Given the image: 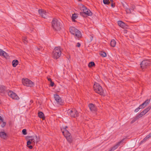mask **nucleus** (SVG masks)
<instances>
[{
	"label": "nucleus",
	"instance_id": "34",
	"mask_svg": "<svg viewBox=\"0 0 151 151\" xmlns=\"http://www.w3.org/2000/svg\"><path fill=\"white\" fill-rule=\"evenodd\" d=\"M5 53L6 54H4V55H3L2 56H4V58H6L7 59L9 58V56H8V55L7 54V53L5 52Z\"/></svg>",
	"mask_w": 151,
	"mask_h": 151
},
{
	"label": "nucleus",
	"instance_id": "14",
	"mask_svg": "<svg viewBox=\"0 0 151 151\" xmlns=\"http://www.w3.org/2000/svg\"><path fill=\"white\" fill-rule=\"evenodd\" d=\"M150 99L146 100L142 104L140 105V107H142L143 109L144 108L145 106H146L149 104V103H150Z\"/></svg>",
	"mask_w": 151,
	"mask_h": 151
},
{
	"label": "nucleus",
	"instance_id": "16",
	"mask_svg": "<svg viewBox=\"0 0 151 151\" xmlns=\"http://www.w3.org/2000/svg\"><path fill=\"white\" fill-rule=\"evenodd\" d=\"M89 107L91 111H95L96 108L95 106L92 104H90L89 105Z\"/></svg>",
	"mask_w": 151,
	"mask_h": 151
},
{
	"label": "nucleus",
	"instance_id": "46",
	"mask_svg": "<svg viewBox=\"0 0 151 151\" xmlns=\"http://www.w3.org/2000/svg\"><path fill=\"white\" fill-rule=\"evenodd\" d=\"M111 2H113V0H110Z\"/></svg>",
	"mask_w": 151,
	"mask_h": 151
},
{
	"label": "nucleus",
	"instance_id": "43",
	"mask_svg": "<svg viewBox=\"0 0 151 151\" xmlns=\"http://www.w3.org/2000/svg\"><path fill=\"white\" fill-rule=\"evenodd\" d=\"M47 80L49 81H50V82L52 81L51 79L50 78H47Z\"/></svg>",
	"mask_w": 151,
	"mask_h": 151
},
{
	"label": "nucleus",
	"instance_id": "44",
	"mask_svg": "<svg viewBox=\"0 0 151 151\" xmlns=\"http://www.w3.org/2000/svg\"><path fill=\"white\" fill-rule=\"evenodd\" d=\"M3 119L0 116V120L1 121V122H3Z\"/></svg>",
	"mask_w": 151,
	"mask_h": 151
},
{
	"label": "nucleus",
	"instance_id": "7",
	"mask_svg": "<svg viewBox=\"0 0 151 151\" xmlns=\"http://www.w3.org/2000/svg\"><path fill=\"white\" fill-rule=\"evenodd\" d=\"M22 82L24 85L27 86L32 87L34 85V83L33 82L27 78L22 79Z\"/></svg>",
	"mask_w": 151,
	"mask_h": 151
},
{
	"label": "nucleus",
	"instance_id": "8",
	"mask_svg": "<svg viewBox=\"0 0 151 151\" xmlns=\"http://www.w3.org/2000/svg\"><path fill=\"white\" fill-rule=\"evenodd\" d=\"M38 12L40 15L44 18H46L49 16L48 13L44 10L39 9Z\"/></svg>",
	"mask_w": 151,
	"mask_h": 151
},
{
	"label": "nucleus",
	"instance_id": "29",
	"mask_svg": "<svg viewBox=\"0 0 151 151\" xmlns=\"http://www.w3.org/2000/svg\"><path fill=\"white\" fill-rule=\"evenodd\" d=\"M100 55L103 57H105L106 56V53L104 52H101L100 53Z\"/></svg>",
	"mask_w": 151,
	"mask_h": 151
},
{
	"label": "nucleus",
	"instance_id": "1",
	"mask_svg": "<svg viewBox=\"0 0 151 151\" xmlns=\"http://www.w3.org/2000/svg\"><path fill=\"white\" fill-rule=\"evenodd\" d=\"M52 27L55 31L60 30L62 26V22L60 20L53 18L52 22Z\"/></svg>",
	"mask_w": 151,
	"mask_h": 151
},
{
	"label": "nucleus",
	"instance_id": "9",
	"mask_svg": "<svg viewBox=\"0 0 151 151\" xmlns=\"http://www.w3.org/2000/svg\"><path fill=\"white\" fill-rule=\"evenodd\" d=\"M80 8L81 10L83 12H80V14L83 17H85L86 16V13L87 8L86 7L82 4L80 5Z\"/></svg>",
	"mask_w": 151,
	"mask_h": 151
},
{
	"label": "nucleus",
	"instance_id": "18",
	"mask_svg": "<svg viewBox=\"0 0 151 151\" xmlns=\"http://www.w3.org/2000/svg\"><path fill=\"white\" fill-rule=\"evenodd\" d=\"M18 64V61L17 60H13L12 62V65L13 67H15Z\"/></svg>",
	"mask_w": 151,
	"mask_h": 151
},
{
	"label": "nucleus",
	"instance_id": "45",
	"mask_svg": "<svg viewBox=\"0 0 151 151\" xmlns=\"http://www.w3.org/2000/svg\"><path fill=\"white\" fill-rule=\"evenodd\" d=\"M135 121V120H132L131 121V123H133V122H134Z\"/></svg>",
	"mask_w": 151,
	"mask_h": 151
},
{
	"label": "nucleus",
	"instance_id": "47",
	"mask_svg": "<svg viewBox=\"0 0 151 151\" xmlns=\"http://www.w3.org/2000/svg\"><path fill=\"white\" fill-rule=\"evenodd\" d=\"M79 0V1H81V0Z\"/></svg>",
	"mask_w": 151,
	"mask_h": 151
},
{
	"label": "nucleus",
	"instance_id": "6",
	"mask_svg": "<svg viewBox=\"0 0 151 151\" xmlns=\"http://www.w3.org/2000/svg\"><path fill=\"white\" fill-rule=\"evenodd\" d=\"M67 128V127L66 126L65 128H63V129H61V130L63 135L66 138L67 140L70 142L71 141L70 137V134L66 129Z\"/></svg>",
	"mask_w": 151,
	"mask_h": 151
},
{
	"label": "nucleus",
	"instance_id": "13",
	"mask_svg": "<svg viewBox=\"0 0 151 151\" xmlns=\"http://www.w3.org/2000/svg\"><path fill=\"white\" fill-rule=\"evenodd\" d=\"M54 97L55 100L59 104L61 105L63 104V101H62L61 98L57 94L54 95Z\"/></svg>",
	"mask_w": 151,
	"mask_h": 151
},
{
	"label": "nucleus",
	"instance_id": "27",
	"mask_svg": "<svg viewBox=\"0 0 151 151\" xmlns=\"http://www.w3.org/2000/svg\"><path fill=\"white\" fill-rule=\"evenodd\" d=\"M6 89V87L3 86H0V90L1 92H4Z\"/></svg>",
	"mask_w": 151,
	"mask_h": 151
},
{
	"label": "nucleus",
	"instance_id": "4",
	"mask_svg": "<svg viewBox=\"0 0 151 151\" xmlns=\"http://www.w3.org/2000/svg\"><path fill=\"white\" fill-rule=\"evenodd\" d=\"M93 88L96 92L100 94V95H103L104 91L102 87L99 83H95L93 86Z\"/></svg>",
	"mask_w": 151,
	"mask_h": 151
},
{
	"label": "nucleus",
	"instance_id": "15",
	"mask_svg": "<svg viewBox=\"0 0 151 151\" xmlns=\"http://www.w3.org/2000/svg\"><path fill=\"white\" fill-rule=\"evenodd\" d=\"M0 137L1 138L6 139L7 137V134L4 132H0Z\"/></svg>",
	"mask_w": 151,
	"mask_h": 151
},
{
	"label": "nucleus",
	"instance_id": "23",
	"mask_svg": "<svg viewBox=\"0 0 151 151\" xmlns=\"http://www.w3.org/2000/svg\"><path fill=\"white\" fill-rule=\"evenodd\" d=\"M110 45L111 47H114L116 45V42L115 40H112L110 42Z\"/></svg>",
	"mask_w": 151,
	"mask_h": 151
},
{
	"label": "nucleus",
	"instance_id": "40",
	"mask_svg": "<svg viewBox=\"0 0 151 151\" xmlns=\"http://www.w3.org/2000/svg\"><path fill=\"white\" fill-rule=\"evenodd\" d=\"M81 46V44L79 42H78L77 44V46L78 47H79Z\"/></svg>",
	"mask_w": 151,
	"mask_h": 151
},
{
	"label": "nucleus",
	"instance_id": "25",
	"mask_svg": "<svg viewBox=\"0 0 151 151\" xmlns=\"http://www.w3.org/2000/svg\"><path fill=\"white\" fill-rule=\"evenodd\" d=\"M151 107L150 106H149L147 108L145 109L143 111H144L145 113H147L151 109Z\"/></svg>",
	"mask_w": 151,
	"mask_h": 151
},
{
	"label": "nucleus",
	"instance_id": "31",
	"mask_svg": "<svg viewBox=\"0 0 151 151\" xmlns=\"http://www.w3.org/2000/svg\"><path fill=\"white\" fill-rule=\"evenodd\" d=\"M2 122V124L1 125V127H4L6 125V122H4L3 121V122Z\"/></svg>",
	"mask_w": 151,
	"mask_h": 151
},
{
	"label": "nucleus",
	"instance_id": "19",
	"mask_svg": "<svg viewBox=\"0 0 151 151\" xmlns=\"http://www.w3.org/2000/svg\"><path fill=\"white\" fill-rule=\"evenodd\" d=\"M145 114V113L143 111L137 116V119L139 118L140 117H142Z\"/></svg>",
	"mask_w": 151,
	"mask_h": 151
},
{
	"label": "nucleus",
	"instance_id": "28",
	"mask_svg": "<svg viewBox=\"0 0 151 151\" xmlns=\"http://www.w3.org/2000/svg\"><path fill=\"white\" fill-rule=\"evenodd\" d=\"M103 2L105 4H109L110 2L109 0H103Z\"/></svg>",
	"mask_w": 151,
	"mask_h": 151
},
{
	"label": "nucleus",
	"instance_id": "24",
	"mask_svg": "<svg viewBox=\"0 0 151 151\" xmlns=\"http://www.w3.org/2000/svg\"><path fill=\"white\" fill-rule=\"evenodd\" d=\"M132 9H130L129 8H126V11L127 13H130L132 12V11L133 10L134 8L132 7Z\"/></svg>",
	"mask_w": 151,
	"mask_h": 151
},
{
	"label": "nucleus",
	"instance_id": "38",
	"mask_svg": "<svg viewBox=\"0 0 151 151\" xmlns=\"http://www.w3.org/2000/svg\"><path fill=\"white\" fill-rule=\"evenodd\" d=\"M42 50H43L42 47H37L36 48V51Z\"/></svg>",
	"mask_w": 151,
	"mask_h": 151
},
{
	"label": "nucleus",
	"instance_id": "22",
	"mask_svg": "<svg viewBox=\"0 0 151 151\" xmlns=\"http://www.w3.org/2000/svg\"><path fill=\"white\" fill-rule=\"evenodd\" d=\"M38 116L40 118H42L43 119L45 118V117H44V114L41 111L38 112Z\"/></svg>",
	"mask_w": 151,
	"mask_h": 151
},
{
	"label": "nucleus",
	"instance_id": "33",
	"mask_svg": "<svg viewBox=\"0 0 151 151\" xmlns=\"http://www.w3.org/2000/svg\"><path fill=\"white\" fill-rule=\"evenodd\" d=\"M77 18L76 15V14H73L72 15V18L73 20H74Z\"/></svg>",
	"mask_w": 151,
	"mask_h": 151
},
{
	"label": "nucleus",
	"instance_id": "17",
	"mask_svg": "<svg viewBox=\"0 0 151 151\" xmlns=\"http://www.w3.org/2000/svg\"><path fill=\"white\" fill-rule=\"evenodd\" d=\"M118 24L119 26L122 28H124L125 27V23L121 21L118 22Z\"/></svg>",
	"mask_w": 151,
	"mask_h": 151
},
{
	"label": "nucleus",
	"instance_id": "2",
	"mask_svg": "<svg viewBox=\"0 0 151 151\" xmlns=\"http://www.w3.org/2000/svg\"><path fill=\"white\" fill-rule=\"evenodd\" d=\"M69 31L72 34L75 35L76 38H79L81 36L80 31L74 27H70L69 28Z\"/></svg>",
	"mask_w": 151,
	"mask_h": 151
},
{
	"label": "nucleus",
	"instance_id": "20",
	"mask_svg": "<svg viewBox=\"0 0 151 151\" xmlns=\"http://www.w3.org/2000/svg\"><path fill=\"white\" fill-rule=\"evenodd\" d=\"M151 137V133H150L141 142H143L147 140Z\"/></svg>",
	"mask_w": 151,
	"mask_h": 151
},
{
	"label": "nucleus",
	"instance_id": "39",
	"mask_svg": "<svg viewBox=\"0 0 151 151\" xmlns=\"http://www.w3.org/2000/svg\"><path fill=\"white\" fill-rule=\"evenodd\" d=\"M50 85L51 86L53 87L54 86V82L51 81L50 82Z\"/></svg>",
	"mask_w": 151,
	"mask_h": 151
},
{
	"label": "nucleus",
	"instance_id": "41",
	"mask_svg": "<svg viewBox=\"0 0 151 151\" xmlns=\"http://www.w3.org/2000/svg\"><path fill=\"white\" fill-rule=\"evenodd\" d=\"M111 6L112 7H114L115 6V4L114 3H113L111 4Z\"/></svg>",
	"mask_w": 151,
	"mask_h": 151
},
{
	"label": "nucleus",
	"instance_id": "26",
	"mask_svg": "<svg viewBox=\"0 0 151 151\" xmlns=\"http://www.w3.org/2000/svg\"><path fill=\"white\" fill-rule=\"evenodd\" d=\"M95 65V64L93 62H90L88 65L89 67L91 68L92 67L94 66Z\"/></svg>",
	"mask_w": 151,
	"mask_h": 151
},
{
	"label": "nucleus",
	"instance_id": "35",
	"mask_svg": "<svg viewBox=\"0 0 151 151\" xmlns=\"http://www.w3.org/2000/svg\"><path fill=\"white\" fill-rule=\"evenodd\" d=\"M27 144L28 145H30L31 144H33L32 143L31 141H30V139H29V140L27 142Z\"/></svg>",
	"mask_w": 151,
	"mask_h": 151
},
{
	"label": "nucleus",
	"instance_id": "11",
	"mask_svg": "<svg viewBox=\"0 0 151 151\" xmlns=\"http://www.w3.org/2000/svg\"><path fill=\"white\" fill-rule=\"evenodd\" d=\"M8 94L9 96L13 99L18 100L19 99L18 96L12 91H9L8 92Z\"/></svg>",
	"mask_w": 151,
	"mask_h": 151
},
{
	"label": "nucleus",
	"instance_id": "32",
	"mask_svg": "<svg viewBox=\"0 0 151 151\" xmlns=\"http://www.w3.org/2000/svg\"><path fill=\"white\" fill-rule=\"evenodd\" d=\"M142 109L143 108H142V107H140V105H139V107L138 108H137L134 110V112H137L139 111V109Z\"/></svg>",
	"mask_w": 151,
	"mask_h": 151
},
{
	"label": "nucleus",
	"instance_id": "12",
	"mask_svg": "<svg viewBox=\"0 0 151 151\" xmlns=\"http://www.w3.org/2000/svg\"><path fill=\"white\" fill-rule=\"evenodd\" d=\"M28 137L33 144L35 143H37L39 141V138H38L37 136L36 135L29 136Z\"/></svg>",
	"mask_w": 151,
	"mask_h": 151
},
{
	"label": "nucleus",
	"instance_id": "36",
	"mask_svg": "<svg viewBox=\"0 0 151 151\" xmlns=\"http://www.w3.org/2000/svg\"><path fill=\"white\" fill-rule=\"evenodd\" d=\"M22 132L23 134L26 135L27 134V130L25 129H23L22 131Z\"/></svg>",
	"mask_w": 151,
	"mask_h": 151
},
{
	"label": "nucleus",
	"instance_id": "37",
	"mask_svg": "<svg viewBox=\"0 0 151 151\" xmlns=\"http://www.w3.org/2000/svg\"><path fill=\"white\" fill-rule=\"evenodd\" d=\"M23 40L24 43H26V42H27V39L26 37H24L23 38Z\"/></svg>",
	"mask_w": 151,
	"mask_h": 151
},
{
	"label": "nucleus",
	"instance_id": "10",
	"mask_svg": "<svg viewBox=\"0 0 151 151\" xmlns=\"http://www.w3.org/2000/svg\"><path fill=\"white\" fill-rule=\"evenodd\" d=\"M150 64V63L148 60H144L140 64L141 67L142 69L147 68L149 66Z\"/></svg>",
	"mask_w": 151,
	"mask_h": 151
},
{
	"label": "nucleus",
	"instance_id": "42",
	"mask_svg": "<svg viewBox=\"0 0 151 151\" xmlns=\"http://www.w3.org/2000/svg\"><path fill=\"white\" fill-rule=\"evenodd\" d=\"M28 147L30 149H32L33 148V147L32 145H29L28 146Z\"/></svg>",
	"mask_w": 151,
	"mask_h": 151
},
{
	"label": "nucleus",
	"instance_id": "3",
	"mask_svg": "<svg viewBox=\"0 0 151 151\" xmlns=\"http://www.w3.org/2000/svg\"><path fill=\"white\" fill-rule=\"evenodd\" d=\"M61 53L60 47H55L53 51L52 56L54 59H57L60 56Z\"/></svg>",
	"mask_w": 151,
	"mask_h": 151
},
{
	"label": "nucleus",
	"instance_id": "5",
	"mask_svg": "<svg viewBox=\"0 0 151 151\" xmlns=\"http://www.w3.org/2000/svg\"><path fill=\"white\" fill-rule=\"evenodd\" d=\"M68 113L69 116L72 117L76 118L78 116V113L75 109H69L68 111Z\"/></svg>",
	"mask_w": 151,
	"mask_h": 151
},
{
	"label": "nucleus",
	"instance_id": "30",
	"mask_svg": "<svg viewBox=\"0 0 151 151\" xmlns=\"http://www.w3.org/2000/svg\"><path fill=\"white\" fill-rule=\"evenodd\" d=\"M4 54H6L5 53V52L2 50L0 49V55L2 56L3 55H4Z\"/></svg>",
	"mask_w": 151,
	"mask_h": 151
},
{
	"label": "nucleus",
	"instance_id": "21",
	"mask_svg": "<svg viewBox=\"0 0 151 151\" xmlns=\"http://www.w3.org/2000/svg\"><path fill=\"white\" fill-rule=\"evenodd\" d=\"M92 14V12L88 9H87L86 13V15L88 16H91Z\"/></svg>",
	"mask_w": 151,
	"mask_h": 151
}]
</instances>
